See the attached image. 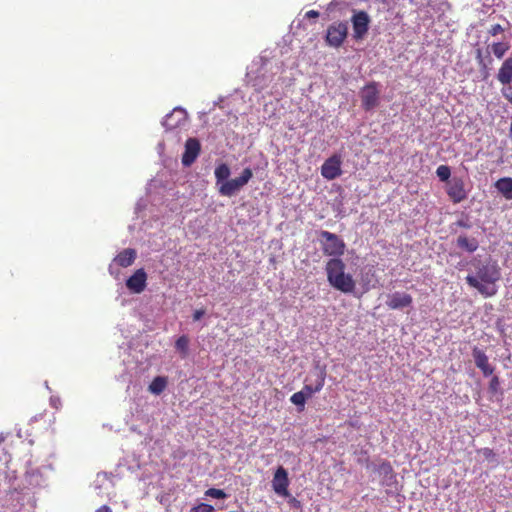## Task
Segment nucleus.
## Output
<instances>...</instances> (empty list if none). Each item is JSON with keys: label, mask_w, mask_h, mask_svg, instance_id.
Instances as JSON below:
<instances>
[{"label": "nucleus", "mask_w": 512, "mask_h": 512, "mask_svg": "<svg viewBox=\"0 0 512 512\" xmlns=\"http://www.w3.org/2000/svg\"><path fill=\"white\" fill-rule=\"evenodd\" d=\"M205 495L216 499H225L227 494L222 489L209 488L205 491Z\"/></svg>", "instance_id": "cd10ccee"}, {"label": "nucleus", "mask_w": 512, "mask_h": 512, "mask_svg": "<svg viewBox=\"0 0 512 512\" xmlns=\"http://www.w3.org/2000/svg\"><path fill=\"white\" fill-rule=\"evenodd\" d=\"M436 175L441 181H450L451 169L448 165H440L436 169Z\"/></svg>", "instance_id": "bb28decb"}, {"label": "nucleus", "mask_w": 512, "mask_h": 512, "mask_svg": "<svg viewBox=\"0 0 512 512\" xmlns=\"http://www.w3.org/2000/svg\"><path fill=\"white\" fill-rule=\"evenodd\" d=\"M167 383L168 381L166 377L157 376L152 380L148 389L151 393L159 395L165 390V388L167 387Z\"/></svg>", "instance_id": "4be33fe9"}, {"label": "nucleus", "mask_w": 512, "mask_h": 512, "mask_svg": "<svg viewBox=\"0 0 512 512\" xmlns=\"http://www.w3.org/2000/svg\"><path fill=\"white\" fill-rule=\"evenodd\" d=\"M458 225L461 226V227H465V228H468L469 226L463 222H458Z\"/></svg>", "instance_id": "58836bf2"}, {"label": "nucleus", "mask_w": 512, "mask_h": 512, "mask_svg": "<svg viewBox=\"0 0 512 512\" xmlns=\"http://www.w3.org/2000/svg\"><path fill=\"white\" fill-rule=\"evenodd\" d=\"M214 507L210 504L200 503L192 507L191 512H213Z\"/></svg>", "instance_id": "c85d7f7f"}, {"label": "nucleus", "mask_w": 512, "mask_h": 512, "mask_svg": "<svg viewBox=\"0 0 512 512\" xmlns=\"http://www.w3.org/2000/svg\"><path fill=\"white\" fill-rule=\"evenodd\" d=\"M147 274L143 268L137 269L133 275L126 280L127 288L136 294L144 291L146 287Z\"/></svg>", "instance_id": "ddd939ff"}, {"label": "nucleus", "mask_w": 512, "mask_h": 512, "mask_svg": "<svg viewBox=\"0 0 512 512\" xmlns=\"http://www.w3.org/2000/svg\"><path fill=\"white\" fill-rule=\"evenodd\" d=\"M500 279V272L494 265H484L478 268L476 276L468 275L466 282L469 286L477 289L485 297H492L497 289L495 282Z\"/></svg>", "instance_id": "f257e3e1"}, {"label": "nucleus", "mask_w": 512, "mask_h": 512, "mask_svg": "<svg viewBox=\"0 0 512 512\" xmlns=\"http://www.w3.org/2000/svg\"><path fill=\"white\" fill-rule=\"evenodd\" d=\"M377 472L381 476L382 485L391 486L396 483V474L390 462L382 461L377 467Z\"/></svg>", "instance_id": "f3484780"}, {"label": "nucleus", "mask_w": 512, "mask_h": 512, "mask_svg": "<svg viewBox=\"0 0 512 512\" xmlns=\"http://www.w3.org/2000/svg\"><path fill=\"white\" fill-rule=\"evenodd\" d=\"M201 151V145L198 139L188 138L185 143V150L182 155V164L186 167L191 166Z\"/></svg>", "instance_id": "9b49d317"}, {"label": "nucleus", "mask_w": 512, "mask_h": 512, "mask_svg": "<svg viewBox=\"0 0 512 512\" xmlns=\"http://www.w3.org/2000/svg\"><path fill=\"white\" fill-rule=\"evenodd\" d=\"M319 235L322 251L325 255L338 258L344 254L345 243L340 237L325 230H322Z\"/></svg>", "instance_id": "7ed1b4c3"}, {"label": "nucleus", "mask_w": 512, "mask_h": 512, "mask_svg": "<svg viewBox=\"0 0 512 512\" xmlns=\"http://www.w3.org/2000/svg\"><path fill=\"white\" fill-rule=\"evenodd\" d=\"M500 382L497 376L492 377L489 383V390L493 393L497 392Z\"/></svg>", "instance_id": "473e14b6"}, {"label": "nucleus", "mask_w": 512, "mask_h": 512, "mask_svg": "<svg viewBox=\"0 0 512 512\" xmlns=\"http://www.w3.org/2000/svg\"><path fill=\"white\" fill-rule=\"evenodd\" d=\"M504 31L503 27L500 25V24H495L493 25L490 30H489V33L492 35V36H495L499 33H502Z\"/></svg>", "instance_id": "f704fd0d"}, {"label": "nucleus", "mask_w": 512, "mask_h": 512, "mask_svg": "<svg viewBox=\"0 0 512 512\" xmlns=\"http://www.w3.org/2000/svg\"><path fill=\"white\" fill-rule=\"evenodd\" d=\"M472 355L476 366L482 371L484 376H490L494 372V367L490 365L489 359L485 352L478 347H474Z\"/></svg>", "instance_id": "dca6fc26"}, {"label": "nucleus", "mask_w": 512, "mask_h": 512, "mask_svg": "<svg viewBox=\"0 0 512 512\" xmlns=\"http://www.w3.org/2000/svg\"><path fill=\"white\" fill-rule=\"evenodd\" d=\"M341 165V156L334 154L322 164L321 175L327 180H334L342 174Z\"/></svg>", "instance_id": "0eeeda50"}, {"label": "nucleus", "mask_w": 512, "mask_h": 512, "mask_svg": "<svg viewBox=\"0 0 512 512\" xmlns=\"http://www.w3.org/2000/svg\"><path fill=\"white\" fill-rule=\"evenodd\" d=\"M253 172L250 168H245L237 178L227 180L219 186V193L222 196L231 197L245 186L252 178Z\"/></svg>", "instance_id": "20e7f679"}, {"label": "nucleus", "mask_w": 512, "mask_h": 512, "mask_svg": "<svg viewBox=\"0 0 512 512\" xmlns=\"http://www.w3.org/2000/svg\"><path fill=\"white\" fill-rule=\"evenodd\" d=\"M481 453L487 460L493 459L495 457V453H494L493 449H491V448H483L481 450Z\"/></svg>", "instance_id": "72a5a7b5"}, {"label": "nucleus", "mask_w": 512, "mask_h": 512, "mask_svg": "<svg viewBox=\"0 0 512 512\" xmlns=\"http://www.w3.org/2000/svg\"><path fill=\"white\" fill-rule=\"evenodd\" d=\"M136 256L137 253L135 249L127 248L119 252L114 258V261L120 267L126 268L134 263Z\"/></svg>", "instance_id": "6ab92c4d"}, {"label": "nucleus", "mask_w": 512, "mask_h": 512, "mask_svg": "<svg viewBox=\"0 0 512 512\" xmlns=\"http://www.w3.org/2000/svg\"><path fill=\"white\" fill-rule=\"evenodd\" d=\"M306 399L311 398L313 394L318 393L319 391L316 390L313 386L308 385L304 382V386L302 390L300 391Z\"/></svg>", "instance_id": "c756f323"}, {"label": "nucleus", "mask_w": 512, "mask_h": 512, "mask_svg": "<svg viewBox=\"0 0 512 512\" xmlns=\"http://www.w3.org/2000/svg\"><path fill=\"white\" fill-rule=\"evenodd\" d=\"M507 86L506 88H502L501 92L504 98L512 104V86L511 84Z\"/></svg>", "instance_id": "2f4dec72"}, {"label": "nucleus", "mask_w": 512, "mask_h": 512, "mask_svg": "<svg viewBox=\"0 0 512 512\" xmlns=\"http://www.w3.org/2000/svg\"><path fill=\"white\" fill-rule=\"evenodd\" d=\"M215 178L217 185H221L227 181L230 176V168L227 164L222 163L215 168Z\"/></svg>", "instance_id": "5701e85b"}, {"label": "nucleus", "mask_w": 512, "mask_h": 512, "mask_svg": "<svg viewBox=\"0 0 512 512\" xmlns=\"http://www.w3.org/2000/svg\"><path fill=\"white\" fill-rule=\"evenodd\" d=\"M305 17L306 18H318L319 17V12L316 11V10H309L308 12H306L305 14Z\"/></svg>", "instance_id": "e433bc0d"}, {"label": "nucleus", "mask_w": 512, "mask_h": 512, "mask_svg": "<svg viewBox=\"0 0 512 512\" xmlns=\"http://www.w3.org/2000/svg\"><path fill=\"white\" fill-rule=\"evenodd\" d=\"M348 27L344 22L333 23L327 29L326 41L330 46L339 47L347 37Z\"/></svg>", "instance_id": "423d86ee"}, {"label": "nucleus", "mask_w": 512, "mask_h": 512, "mask_svg": "<svg viewBox=\"0 0 512 512\" xmlns=\"http://www.w3.org/2000/svg\"><path fill=\"white\" fill-rule=\"evenodd\" d=\"M379 94L377 82H370L363 87L360 97L364 110L370 111L379 104Z\"/></svg>", "instance_id": "39448f33"}, {"label": "nucleus", "mask_w": 512, "mask_h": 512, "mask_svg": "<svg viewBox=\"0 0 512 512\" xmlns=\"http://www.w3.org/2000/svg\"><path fill=\"white\" fill-rule=\"evenodd\" d=\"M508 49L509 46L506 43L498 42L492 45V52L498 59H501Z\"/></svg>", "instance_id": "a878e982"}, {"label": "nucleus", "mask_w": 512, "mask_h": 512, "mask_svg": "<svg viewBox=\"0 0 512 512\" xmlns=\"http://www.w3.org/2000/svg\"><path fill=\"white\" fill-rule=\"evenodd\" d=\"M187 122V114L186 111L182 108H176L171 113L167 114L163 121L162 125L167 130H173L178 127L184 126Z\"/></svg>", "instance_id": "f8f14e48"}, {"label": "nucleus", "mask_w": 512, "mask_h": 512, "mask_svg": "<svg viewBox=\"0 0 512 512\" xmlns=\"http://www.w3.org/2000/svg\"><path fill=\"white\" fill-rule=\"evenodd\" d=\"M495 188L507 200H512V178L503 177L495 182Z\"/></svg>", "instance_id": "aec40b11"}, {"label": "nucleus", "mask_w": 512, "mask_h": 512, "mask_svg": "<svg viewBox=\"0 0 512 512\" xmlns=\"http://www.w3.org/2000/svg\"><path fill=\"white\" fill-rule=\"evenodd\" d=\"M413 298L405 292H395L388 296L386 305L389 309L397 310L411 306Z\"/></svg>", "instance_id": "4468645a"}, {"label": "nucleus", "mask_w": 512, "mask_h": 512, "mask_svg": "<svg viewBox=\"0 0 512 512\" xmlns=\"http://www.w3.org/2000/svg\"><path fill=\"white\" fill-rule=\"evenodd\" d=\"M289 479L288 473L286 469L282 466H279L274 473V477L272 480V487L276 494L282 497H288L289 491Z\"/></svg>", "instance_id": "1a4fd4ad"}, {"label": "nucleus", "mask_w": 512, "mask_h": 512, "mask_svg": "<svg viewBox=\"0 0 512 512\" xmlns=\"http://www.w3.org/2000/svg\"><path fill=\"white\" fill-rule=\"evenodd\" d=\"M496 78L502 85H510L512 83V56L503 61Z\"/></svg>", "instance_id": "a211bd4d"}, {"label": "nucleus", "mask_w": 512, "mask_h": 512, "mask_svg": "<svg viewBox=\"0 0 512 512\" xmlns=\"http://www.w3.org/2000/svg\"><path fill=\"white\" fill-rule=\"evenodd\" d=\"M446 192L453 203H460L467 198V191L462 178L454 177L448 181Z\"/></svg>", "instance_id": "6e6552de"}, {"label": "nucleus", "mask_w": 512, "mask_h": 512, "mask_svg": "<svg viewBox=\"0 0 512 512\" xmlns=\"http://www.w3.org/2000/svg\"><path fill=\"white\" fill-rule=\"evenodd\" d=\"M352 26L355 39H362L369 29L370 19L365 11L355 12L352 16Z\"/></svg>", "instance_id": "9d476101"}, {"label": "nucleus", "mask_w": 512, "mask_h": 512, "mask_svg": "<svg viewBox=\"0 0 512 512\" xmlns=\"http://www.w3.org/2000/svg\"><path fill=\"white\" fill-rule=\"evenodd\" d=\"M507 86L506 88H502L501 92L504 98L512 104V86L511 84Z\"/></svg>", "instance_id": "7c9ffc66"}, {"label": "nucleus", "mask_w": 512, "mask_h": 512, "mask_svg": "<svg viewBox=\"0 0 512 512\" xmlns=\"http://www.w3.org/2000/svg\"><path fill=\"white\" fill-rule=\"evenodd\" d=\"M290 401L297 406L298 408V411L299 412H302L304 411L305 409V403H306V398L305 396L300 392H296L294 393L291 397H290Z\"/></svg>", "instance_id": "b1692460"}, {"label": "nucleus", "mask_w": 512, "mask_h": 512, "mask_svg": "<svg viewBox=\"0 0 512 512\" xmlns=\"http://www.w3.org/2000/svg\"><path fill=\"white\" fill-rule=\"evenodd\" d=\"M95 512H112V509L108 505H102Z\"/></svg>", "instance_id": "4c0bfd02"}, {"label": "nucleus", "mask_w": 512, "mask_h": 512, "mask_svg": "<svg viewBox=\"0 0 512 512\" xmlns=\"http://www.w3.org/2000/svg\"><path fill=\"white\" fill-rule=\"evenodd\" d=\"M326 370L324 367L316 365L313 370L306 376L304 382L308 385L313 386L319 392L322 390L325 384Z\"/></svg>", "instance_id": "2eb2a0df"}, {"label": "nucleus", "mask_w": 512, "mask_h": 512, "mask_svg": "<svg viewBox=\"0 0 512 512\" xmlns=\"http://www.w3.org/2000/svg\"><path fill=\"white\" fill-rule=\"evenodd\" d=\"M188 346H189V338L186 335L180 336L175 342L176 349L178 351H180L183 354V356L187 355Z\"/></svg>", "instance_id": "393cba45"}, {"label": "nucleus", "mask_w": 512, "mask_h": 512, "mask_svg": "<svg viewBox=\"0 0 512 512\" xmlns=\"http://www.w3.org/2000/svg\"><path fill=\"white\" fill-rule=\"evenodd\" d=\"M457 246L467 252L473 253L478 249L479 243L475 238H468L465 235H460L457 238Z\"/></svg>", "instance_id": "412c9836"}, {"label": "nucleus", "mask_w": 512, "mask_h": 512, "mask_svg": "<svg viewBox=\"0 0 512 512\" xmlns=\"http://www.w3.org/2000/svg\"><path fill=\"white\" fill-rule=\"evenodd\" d=\"M204 314H205L204 309L195 310V312L193 313V320L194 321L200 320L204 316Z\"/></svg>", "instance_id": "c9c22d12"}, {"label": "nucleus", "mask_w": 512, "mask_h": 512, "mask_svg": "<svg viewBox=\"0 0 512 512\" xmlns=\"http://www.w3.org/2000/svg\"><path fill=\"white\" fill-rule=\"evenodd\" d=\"M327 279L337 290L352 293L355 281L350 274L345 273V264L340 258H332L326 264Z\"/></svg>", "instance_id": "f03ea898"}]
</instances>
